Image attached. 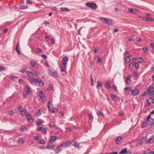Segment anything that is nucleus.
Wrapping results in <instances>:
<instances>
[{
    "label": "nucleus",
    "mask_w": 154,
    "mask_h": 154,
    "mask_svg": "<svg viewBox=\"0 0 154 154\" xmlns=\"http://www.w3.org/2000/svg\"><path fill=\"white\" fill-rule=\"evenodd\" d=\"M151 115L150 114L147 118V124L149 125H152L154 122V119L153 118H151Z\"/></svg>",
    "instance_id": "obj_4"
},
{
    "label": "nucleus",
    "mask_w": 154,
    "mask_h": 154,
    "mask_svg": "<svg viewBox=\"0 0 154 154\" xmlns=\"http://www.w3.org/2000/svg\"><path fill=\"white\" fill-rule=\"evenodd\" d=\"M112 97L113 100H115V99L116 98V96L114 94L112 95Z\"/></svg>",
    "instance_id": "obj_52"
},
{
    "label": "nucleus",
    "mask_w": 154,
    "mask_h": 154,
    "mask_svg": "<svg viewBox=\"0 0 154 154\" xmlns=\"http://www.w3.org/2000/svg\"><path fill=\"white\" fill-rule=\"evenodd\" d=\"M99 19L103 23H106L109 25H111L113 23V22L112 20L107 18L100 17Z\"/></svg>",
    "instance_id": "obj_1"
},
{
    "label": "nucleus",
    "mask_w": 154,
    "mask_h": 154,
    "mask_svg": "<svg viewBox=\"0 0 154 154\" xmlns=\"http://www.w3.org/2000/svg\"><path fill=\"white\" fill-rule=\"evenodd\" d=\"M49 73L51 75L54 77L57 78L59 76L57 73L54 70L52 69L49 70Z\"/></svg>",
    "instance_id": "obj_6"
},
{
    "label": "nucleus",
    "mask_w": 154,
    "mask_h": 154,
    "mask_svg": "<svg viewBox=\"0 0 154 154\" xmlns=\"http://www.w3.org/2000/svg\"><path fill=\"white\" fill-rule=\"evenodd\" d=\"M54 150L55 152L56 153H58L62 151L59 145L57 147L56 149H54Z\"/></svg>",
    "instance_id": "obj_14"
},
{
    "label": "nucleus",
    "mask_w": 154,
    "mask_h": 154,
    "mask_svg": "<svg viewBox=\"0 0 154 154\" xmlns=\"http://www.w3.org/2000/svg\"><path fill=\"white\" fill-rule=\"evenodd\" d=\"M150 100H148V101L149 102V105L151 104L153 102V100L152 99V97H150Z\"/></svg>",
    "instance_id": "obj_38"
},
{
    "label": "nucleus",
    "mask_w": 154,
    "mask_h": 154,
    "mask_svg": "<svg viewBox=\"0 0 154 154\" xmlns=\"http://www.w3.org/2000/svg\"><path fill=\"white\" fill-rule=\"evenodd\" d=\"M154 142V138L153 137L149 139L148 140L146 141V143H152Z\"/></svg>",
    "instance_id": "obj_20"
},
{
    "label": "nucleus",
    "mask_w": 154,
    "mask_h": 154,
    "mask_svg": "<svg viewBox=\"0 0 154 154\" xmlns=\"http://www.w3.org/2000/svg\"><path fill=\"white\" fill-rule=\"evenodd\" d=\"M30 80L31 81L32 83L33 84L36 85V83H38L39 85H41L42 84V86L44 84V83L40 79H36L34 78H31L30 79Z\"/></svg>",
    "instance_id": "obj_2"
},
{
    "label": "nucleus",
    "mask_w": 154,
    "mask_h": 154,
    "mask_svg": "<svg viewBox=\"0 0 154 154\" xmlns=\"http://www.w3.org/2000/svg\"><path fill=\"white\" fill-rule=\"evenodd\" d=\"M140 66V64L138 63H136L135 64V66L137 68H138Z\"/></svg>",
    "instance_id": "obj_43"
},
{
    "label": "nucleus",
    "mask_w": 154,
    "mask_h": 154,
    "mask_svg": "<svg viewBox=\"0 0 154 154\" xmlns=\"http://www.w3.org/2000/svg\"><path fill=\"white\" fill-rule=\"evenodd\" d=\"M127 152V148H125L123 149L119 153V154H124L126 153Z\"/></svg>",
    "instance_id": "obj_21"
},
{
    "label": "nucleus",
    "mask_w": 154,
    "mask_h": 154,
    "mask_svg": "<svg viewBox=\"0 0 154 154\" xmlns=\"http://www.w3.org/2000/svg\"><path fill=\"white\" fill-rule=\"evenodd\" d=\"M97 114L98 116H101L103 115V113L101 111H100L97 112Z\"/></svg>",
    "instance_id": "obj_41"
},
{
    "label": "nucleus",
    "mask_w": 154,
    "mask_h": 154,
    "mask_svg": "<svg viewBox=\"0 0 154 154\" xmlns=\"http://www.w3.org/2000/svg\"><path fill=\"white\" fill-rule=\"evenodd\" d=\"M138 61L140 63H141L143 61V59L141 57H139L138 59Z\"/></svg>",
    "instance_id": "obj_42"
},
{
    "label": "nucleus",
    "mask_w": 154,
    "mask_h": 154,
    "mask_svg": "<svg viewBox=\"0 0 154 154\" xmlns=\"http://www.w3.org/2000/svg\"><path fill=\"white\" fill-rule=\"evenodd\" d=\"M19 8L21 9H24L27 8L28 6L24 5H21L20 6Z\"/></svg>",
    "instance_id": "obj_30"
},
{
    "label": "nucleus",
    "mask_w": 154,
    "mask_h": 154,
    "mask_svg": "<svg viewBox=\"0 0 154 154\" xmlns=\"http://www.w3.org/2000/svg\"><path fill=\"white\" fill-rule=\"evenodd\" d=\"M36 51L38 54H39L40 53H42V50L40 48H37L36 49Z\"/></svg>",
    "instance_id": "obj_29"
},
{
    "label": "nucleus",
    "mask_w": 154,
    "mask_h": 154,
    "mask_svg": "<svg viewBox=\"0 0 154 154\" xmlns=\"http://www.w3.org/2000/svg\"><path fill=\"white\" fill-rule=\"evenodd\" d=\"M73 146L77 149L79 148V144L78 142H75L74 144L73 145Z\"/></svg>",
    "instance_id": "obj_23"
},
{
    "label": "nucleus",
    "mask_w": 154,
    "mask_h": 154,
    "mask_svg": "<svg viewBox=\"0 0 154 154\" xmlns=\"http://www.w3.org/2000/svg\"><path fill=\"white\" fill-rule=\"evenodd\" d=\"M30 63L31 65L34 67L35 68H38V66H37L36 65L37 64L34 61H30Z\"/></svg>",
    "instance_id": "obj_15"
},
{
    "label": "nucleus",
    "mask_w": 154,
    "mask_h": 154,
    "mask_svg": "<svg viewBox=\"0 0 154 154\" xmlns=\"http://www.w3.org/2000/svg\"><path fill=\"white\" fill-rule=\"evenodd\" d=\"M61 10L63 12H67L69 11V9L66 8H61Z\"/></svg>",
    "instance_id": "obj_28"
},
{
    "label": "nucleus",
    "mask_w": 154,
    "mask_h": 154,
    "mask_svg": "<svg viewBox=\"0 0 154 154\" xmlns=\"http://www.w3.org/2000/svg\"><path fill=\"white\" fill-rule=\"evenodd\" d=\"M102 87V84L100 81H98L97 84V89H100Z\"/></svg>",
    "instance_id": "obj_16"
},
{
    "label": "nucleus",
    "mask_w": 154,
    "mask_h": 154,
    "mask_svg": "<svg viewBox=\"0 0 154 154\" xmlns=\"http://www.w3.org/2000/svg\"><path fill=\"white\" fill-rule=\"evenodd\" d=\"M147 92L149 94H151L152 93L154 92V87H152L150 86L147 90Z\"/></svg>",
    "instance_id": "obj_8"
},
{
    "label": "nucleus",
    "mask_w": 154,
    "mask_h": 154,
    "mask_svg": "<svg viewBox=\"0 0 154 154\" xmlns=\"http://www.w3.org/2000/svg\"><path fill=\"white\" fill-rule=\"evenodd\" d=\"M126 80L127 83L128 84H131V80L130 76H128Z\"/></svg>",
    "instance_id": "obj_27"
},
{
    "label": "nucleus",
    "mask_w": 154,
    "mask_h": 154,
    "mask_svg": "<svg viewBox=\"0 0 154 154\" xmlns=\"http://www.w3.org/2000/svg\"><path fill=\"white\" fill-rule=\"evenodd\" d=\"M106 86L107 88L108 89H110L111 88V86L110 85L109 82H107L106 83Z\"/></svg>",
    "instance_id": "obj_26"
},
{
    "label": "nucleus",
    "mask_w": 154,
    "mask_h": 154,
    "mask_svg": "<svg viewBox=\"0 0 154 154\" xmlns=\"http://www.w3.org/2000/svg\"><path fill=\"white\" fill-rule=\"evenodd\" d=\"M60 146V147L61 149V150L62 151V150L64 148H65L63 146V145L62 143L59 145Z\"/></svg>",
    "instance_id": "obj_46"
},
{
    "label": "nucleus",
    "mask_w": 154,
    "mask_h": 154,
    "mask_svg": "<svg viewBox=\"0 0 154 154\" xmlns=\"http://www.w3.org/2000/svg\"><path fill=\"white\" fill-rule=\"evenodd\" d=\"M6 70V68L5 67L0 66V72L2 71H4Z\"/></svg>",
    "instance_id": "obj_32"
},
{
    "label": "nucleus",
    "mask_w": 154,
    "mask_h": 154,
    "mask_svg": "<svg viewBox=\"0 0 154 154\" xmlns=\"http://www.w3.org/2000/svg\"><path fill=\"white\" fill-rule=\"evenodd\" d=\"M26 3H27L29 4L30 5L32 3L31 0H27L26 1Z\"/></svg>",
    "instance_id": "obj_56"
},
{
    "label": "nucleus",
    "mask_w": 154,
    "mask_h": 154,
    "mask_svg": "<svg viewBox=\"0 0 154 154\" xmlns=\"http://www.w3.org/2000/svg\"><path fill=\"white\" fill-rule=\"evenodd\" d=\"M42 123V122H38L36 123V125L37 126H40Z\"/></svg>",
    "instance_id": "obj_60"
},
{
    "label": "nucleus",
    "mask_w": 154,
    "mask_h": 154,
    "mask_svg": "<svg viewBox=\"0 0 154 154\" xmlns=\"http://www.w3.org/2000/svg\"><path fill=\"white\" fill-rule=\"evenodd\" d=\"M113 88L114 89V91H118L117 87L115 85H113L112 86Z\"/></svg>",
    "instance_id": "obj_45"
},
{
    "label": "nucleus",
    "mask_w": 154,
    "mask_h": 154,
    "mask_svg": "<svg viewBox=\"0 0 154 154\" xmlns=\"http://www.w3.org/2000/svg\"><path fill=\"white\" fill-rule=\"evenodd\" d=\"M131 88L130 87H126L125 88V91H128V92L131 91Z\"/></svg>",
    "instance_id": "obj_36"
},
{
    "label": "nucleus",
    "mask_w": 154,
    "mask_h": 154,
    "mask_svg": "<svg viewBox=\"0 0 154 154\" xmlns=\"http://www.w3.org/2000/svg\"><path fill=\"white\" fill-rule=\"evenodd\" d=\"M42 112L41 111L40 109H39L38 111L36 113L37 116H39L41 115Z\"/></svg>",
    "instance_id": "obj_35"
},
{
    "label": "nucleus",
    "mask_w": 154,
    "mask_h": 154,
    "mask_svg": "<svg viewBox=\"0 0 154 154\" xmlns=\"http://www.w3.org/2000/svg\"><path fill=\"white\" fill-rule=\"evenodd\" d=\"M57 137L55 136H52L50 139L49 141L50 142H53L57 139Z\"/></svg>",
    "instance_id": "obj_18"
},
{
    "label": "nucleus",
    "mask_w": 154,
    "mask_h": 154,
    "mask_svg": "<svg viewBox=\"0 0 154 154\" xmlns=\"http://www.w3.org/2000/svg\"><path fill=\"white\" fill-rule=\"evenodd\" d=\"M26 116L27 119L29 122H33L32 117L29 114H26Z\"/></svg>",
    "instance_id": "obj_11"
},
{
    "label": "nucleus",
    "mask_w": 154,
    "mask_h": 154,
    "mask_svg": "<svg viewBox=\"0 0 154 154\" xmlns=\"http://www.w3.org/2000/svg\"><path fill=\"white\" fill-rule=\"evenodd\" d=\"M66 65L67 64L62 63L60 66L61 71L63 75H65L66 74Z\"/></svg>",
    "instance_id": "obj_5"
},
{
    "label": "nucleus",
    "mask_w": 154,
    "mask_h": 154,
    "mask_svg": "<svg viewBox=\"0 0 154 154\" xmlns=\"http://www.w3.org/2000/svg\"><path fill=\"white\" fill-rule=\"evenodd\" d=\"M8 113H9V114L11 116H12V114H13V111H11V110H10V111H9L8 112Z\"/></svg>",
    "instance_id": "obj_63"
},
{
    "label": "nucleus",
    "mask_w": 154,
    "mask_h": 154,
    "mask_svg": "<svg viewBox=\"0 0 154 154\" xmlns=\"http://www.w3.org/2000/svg\"><path fill=\"white\" fill-rule=\"evenodd\" d=\"M133 65H134V64H133V63H130L129 64V68L131 69H132L133 67Z\"/></svg>",
    "instance_id": "obj_48"
},
{
    "label": "nucleus",
    "mask_w": 154,
    "mask_h": 154,
    "mask_svg": "<svg viewBox=\"0 0 154 154\" xmlns=\"http://www.w3.org/2000/svg\"><path fill=\"white\" fill-rule=\"evenodd\" d=\"M51 43L54 44H55V40L53 38H51Z\"/></svg>",
    "instance_id": "obj_51"
},
{
    "label": "nucleus",
    "mask_w": 154,
    "mask_h": 154,
    "mask_svg": "<svg viewBox=\"0 0 154 154\" xmlns=\"http://www.w3.org/2000/svg\"><path fill=\"white\" fill-rule=\"evenodd\" d=\"M40 143L41 144H45L46 142L44 140H42L40 141Z\"/></svg>",
    "instance_id": "obj_40"
},
{
    "label": "nucleus",
    "mask_w": 154,
    "mask_h": 154,
    "mask_svg": "<svg viewBox=\"0 0 154 154\" xmlns=\"http://www.w3.org/2000/svg\"><path fill=\"white\" fill-rule=\"evenodd\" d=\"M154 19L150 17H147L146 21H154Z\"/></svg>",
    "instance_id": "obj_31"
},
{
    "label": "nucleus",
    "mask_w": 154,
    "mask_h": 154,
    "mask_svg": "<svg viewBox=\"0 0 154 154\" xmlns=\"http://www.w3.org/2000/svg\"><path fill=\"white\" fill-rule=\"evenodd\" d=\"M131 55H129V56H127L125 59V63H129L131 61Z\"/></svg>",
    "instance_id": "obj_17"
},
{
    "label": "nucleus",
    "mask_w": 154,
    "mask_h": 154,
    "mask_svg": "<svg viewBox=\"0 0 154 154\" xmlns=\"http://www.w3.org/2000/svg\"><path fill=\"white\" fill-rule=\"evenodd\" d=\"M150 45L151 46V48H152V50H154V45L153 43H151L150 44Z\"/></svg>",
    "instance_id": "obj_54"
},
{
    "label": "nucleus",
    "mask_w": 154,
    "mask_h": 154,
    "mask_svg": "<svg viewBox=\"0 0 154 154\" xmlns=\"http://www.w3.org/2000/svg\"><path fill=\"white\" fill-rule=\"evenodd\" d=\"M147 124V123L143 122V123L142 124V126L143 127H146L147 126H146Z\"/></svg>",
    "instance_id": "obj_47"
},
{
    "label": "nucleus",
    "mask_w": 154,
    "mask_h": 154,
    "mask_svg": "<svg viewBox=\"0 0 154 154\" xmlns=\"http://www.w3.org/2000/svg\"><path fill=\"white\" fill-rule=\"evenodd\" d=\"M51 145H48L45 148V149H51Z\"/></svg>",
    "instance_id": "obj_58"
},
{
    "label": "nucleus",
    "mask_w": 154,
    "mask_h": 154,
    "mask_svg": "<svg viewBox=\"0 0 154 154\" xmlns=\"http://www.w3.org/2000/svg\"><path fill=\"white\" fill-rule=\"evenodd\" d=\"M63 63L67 64V62L68 60V58L67 57H64L63 58Z\"/></svg>",
    "instance_id": "obj_19"
},
{
    "label": "nucleus",
    "mask_w": 154,
    "mask_h": 154,
    "mask_svg": "<svg viewBox=\"0 0 154 154\" xmlns=\"http://www.w3.org/2000/svg\"><path fill=\"white\" fill-rule=\"evenodd\" d=\"M53 85L51 84H50L48 87L47 88V90L48 91H50L53 90Z\"/></svg>",
    "instance_id": "obj_24"
},
{
    "label": "nucleus",
    "mask_w": 154,
    "mask_h": 154,
    "mask_svg": "<svg viewBox=\"0 0 154 154\" xmlns=\"http://www.w3.org/2000/svg\"><path fill=\"white\" fill-rule=\"evenodd\" d=\"M18 141L19 143L20 144H22L24 142L23 139L21 138H20L18 139Z\"/></svg>",
    "instance_id": "obj_33"
},
{
    "label": "nucleus",
    "mask_w": 154,
    "mask_h": 154,
    "mask_svg": "<svg viewBox=\"0 0 154 154\" xmlns=\"http://www.w3.org/2000/svg\"><path fill=\"white\" fill-rule=\"evenodd\" d=\"M52 106L53 105L51 104V101H49L48 104V107L49 111H50V109H51L52 108Z\"/></svg>",
    "instance_id": "obj_25"
},
{
    "label": "nucleus",
    "mask_w": 154,
    "mask_h": 154,
    "mask_svg": "<svg viewBox=\"0 0 154 154\" xmlns=\"http://www.w3.org/2000/svg\"><path fill=\"white\" fill-rule=\"evenodd\" d=\"M27 74L28 75L29 78H31L32 75V73L30 72H28Z\"/></svg>",
    "instance_id": "obj_34"
},
{
    "label": "nucleus",
    "mask_w": 154,
    "mask_h": 154,
    "mask_svg": "<svg viewBox=\"0 0 154 154\" xmlns=\"http://www.w3.org/2000/svg\"><path fill=\"white\" fill-rule=\"evenodd\" d=\"M143 51L145 52H147V53H148V49L146 48H143Z\"/></svg>",
    "instance_id": "obj_50"
},
{
    "label": "nucleus",
    "mask_w": 154,
    "mask_h": 154,
    "mask_svg": "<svg viewBox=\"0 0 154 154\" xmlns=\"http://www.w3.org/2000/svg\"><path fill=\"white\" fill-rule=\"evenodd\" d=\"M21 114L22 115H25L26 114V113L25 112V111L23 110H22L21 111Z\"/></svg>",
    "instance_id": "obj_49"
},
{
    "label": "nucleus",
    "mask_w": 154,
    "mask_h": 154,
    "mask_svg": "<svg viewBox=\"0 0 154 154\" xmlns=\"http://www.w3.org/2000/svg\"><path fill=\"white\" fill-rule=\"evenodd\" d=\"M58 109L55 108H52L51 109H50V111L51 112H58Z\"/></svg>",
    "instance_id": "obj_22"
},
{
    "label": "nucleus",
    "mask_w": 154,
    "mask_h": 154,
    "mask_svg": "<svg viewBox=\"0 0 154 154\" xmlns=\"http://www.w3.org/2000/svg\"><path fill=\"white\" fill-rule=\"evenodd\" d=\"M147 153H148V154H154V152H144L143 154H147Z\"/></svg>",
    "instance_id": "obj_55"
},
{
    "label": "nucleus",
    "mask_w": 154,
    "mask_h": 154,
    "mask_svg": "<svg viewBox=\"0 0 154 154\" xmlns=\"http://www.w3.org/2000/svg\"><path fill=\"white\" fill-rule=\"evenodd\" d=\"M137 41L138 42H140L141 40V38L139 37H138L136 38Z\"/></svg>",
    "instance_id": "obj_64"
},
{
    "label": "nucleus",
    "mask_w": 154,
    "mask_h": 154,
    "mask_svg": "<svg viewBox=\"0 0 154 154\" xmlns=\"http://www.w3.org/2000/svg\"><path fill=\"white\" fill-rule=\"evenodd\" d=\"M43 129V126L41 127H40L38 128V130L39 131H41Z\"/></svg>",
    "instance_id": "obj_61"
},
{
    "label": "nucleus",
    "mask_w": 154,
    "mask_h": 154,
    "mask_svg": "<svg viewBox=\"0 0 154 154\" xmlns=\"http://www.w3.org/2000/svg\"><path fill=\"white\" fill-rule=\"evenodd\" d=\"M140 92V91L137 89H134L131 92V94L134 96L138 94Z\"/></svg>",
    "instance_id": "obj_12"
},
{
    "label": "nucleus",
    "mask_w": 154,
    "mask_h": 154,
    "mask_svg": "<svg viewBox=\"0 0 154 154\" xmlns=\"http://www.w3.org/2000/svg\"><path fill=\"white\" fill-rule=\"evenodd\" d=\"M122 137L121 136H119L117 137L116 139V143L117 144H119V141L121 140H122Z\"/></svg>",
    "instance_id": "obj_13"
},
{
    "label": "nucleus",
    "mask_w": 154,
    "mask_h": 154,
    "mask_svg": "<svg viewBox=\"0 0 154 154\" xmlns=\"http://www.w3.org/2000/svg\"><path fill=\"white\" fill-rule=\"evenodd\" d=\"M23 95H24V97L25 98H26L27 95V93L26 92H23Z\"/></svg>",
    "instance_id": "obj_62"
},
{
    "label": "nucleus",
    "mask_w": 154,
    "mask_h": 154,
    "mask_svg": "<svg viewBox=\"0 0 154 154\" xmlns=\"http://www.w3.org/2000/svg\"><path fill=\"white\" fill-rule=\"evenodd\" d=\"M128 11L130 13L133 14H136L138 12V11L137 10L136 8H129Z\"/></svg>",
    "instance_id": "obj_10"
},
{
    "label": "nucleus",
    "mask_w": 154,
    "mask_h": 154,
    "mask_svg": "<svg viewBox=\"0 0 154 154\" xmlns=\"http://www.w3.org/2000/svg\"><path fill=\"white\" fill-rule=\"evenodd\" d=\"M89 118L90 120L92 121L93 119V116L91 114H89Z\"/></svg>",
    "instance_id": "obj_39"
},
{
    "label": "nucleus",
    "mask_w": 154,
    "mask_h": 154,
    "mask_svg": "<svg viewBox=\"0 0 154 154\" xmlns=\"http://www.w3.org/2000/svg\"><path fill=\"white\" fill-rule=\"evenodd\" d=\"M16 51H17V53L18 54L20 55V51L18 50V45H17L16 46Z\"/></svg>",
    "instance_id": "obj_37"
},
{
    "label": "nucleus",
    "mask_w": 154,
    "mask_h": 154,
    "mask_svg": "<svg viewBox=\"0 0 154 154\" xmlns=\"http://www.w3.org/2000/svg\"><path fill=\"white\" fill-rule=\"evenodd\" d=\"M41 56L44 59H46L47 57V56L45 54H42L41 55Z\"/></svg>",
    "instance_id": "obj_57"
},
{
    "label": "nucleus",
    "mask_w": 154,
    "mask_h": 154,
    "mask_svg": "<svg viewBox=\"0 0 154 154\" xmlns=\"http://www.w3.org/2000/svg\"><path fill=\"white\" fill-rule=\"evenodd\" d=\"M25 127L23 126H21V131L23 132L24 129H26Z\"/></svg>",
    "instance_id": "obj_53"
},
{
    "label": "nucleus",
    "mask_w": 154,
    "mask_h": 154,
    "mask_svg": "<svg viewBox=\"0 0 154 154\" xmlns=\"http://www.w3.org/2000/svg\"><path fill=\"white\" fill-rule=\"evenodd\" d=\"M47 128H44L42 131V133L43 134H46V133Z\"/></svg>",
    "instance_id": "obj_44"
},
{
    "label": "nucleus",
    "mask_w": 154,
    "mask_h": 154,
    "mask_svg": "<svg viewBox=\"0 0 154 154\" xmlns=\"http://www.w3.org/2000/svg\"><path fill=\"white\" fill-rule=\"evenodd\" d=\"M63 146L65 148H67L70 146L71 144V142L70 140H68L65 143H62Z\"/></svg>",
    "instance_id": "obj_9"
},
{
    "label": "nucleus",
    "mask_w": 154,
    "mask_h": 154,
    "mask_svg": "<svg viewBox=\"0 0 154 154\" xmlns=\"http://www.w3.org/2000/svg\"><path fill=\"white\" fill-rule=\"evenodd\" d=\"M39 96L43 101H45L46 100V97L42 91H41L39 93Z\"/></svg>",
    "instance_id": "obj_7"
},
{
    "label": "nucleus",
    "mask_w": 154,
    "mask_h": 154,
    "mask_svg": "<svg viewBox=\"0 0 154 154\" xmlns=\"http://www.w3.org/2000/svg\"><path fill=\"white\" fill-rule=\"evenodd\" d=\"M34 75L36 76H38L39 75V74H38V73L37 71L34 72Z\"/></svg>",
    "instance_id": "obj_59"
},
{
    "label": "nucleus",
    "mask_w": 154,
    "mask_h": 154,
    "mask_svg": "<svg viewBox=\"0 0 154 154\" xmlns=\"http://www.w3.org/2000/svg\"><path fill=\"white\" fill-rule=\"evenodd\" d=\"M87 6L93 9H95L97 7L96 4L94 3L88 2L86 4Z\"/></svg>",
    "instance_id": "obj_3"
}]
</instances>
